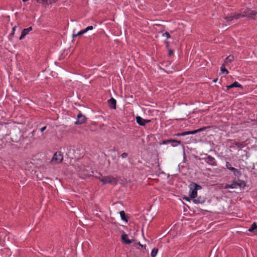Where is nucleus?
Instances as JSON below:
<instances>
[{"instance_id":"nucleus-2","label":"nucleus","mask_w":257,"mask_h":257,"mask_svg":"<svg viewBox=\"0 0 257 257\" xmlns=\"http://www.w3.org/2000/svg\"><path fill=\"white\" fill-rule=\"evenodd\" d=\"M241 18H243L245 17L252 18L253 16L257 15V12L251 10L250 9H246L243 12L239 13Z\"/></svg>"},{"instance_id":"nucleus-6","label":"nucleus","mask_w":257,"mask_h":257,"mask_svg":"<svg viewBox=\"0 0 257 257\" xmlns=\"http://www.w3.org/2000/svg\"><path fill=\"white\" fill-rule=\"evenodd\" d=\"M63 159V156L60 152H56L52 159V162H56L57 163H61Z\"/></svg>"},{"instance_id":"nucleus-37","label":"nucleus","mask_w":257,"mask_h":257,"mask_svg":"<svg viewBox=\"0 0 257 257\" xmlns=\"http://www.w3.org/2000/svg\"><path fill=\"white\" fill-rule=\"evenodd\" d=\"M139 245H140V246H142V245L140 243H139Z\"/></svg>"},{"instance_id":"nucleus-13","label":"nucleus","mask_w":257,"mask_h":257,"mask_svg":"<svg viewBox=\"0 0 257 257\" xmlns=\"http://www.w3.org/2000/svg\"><path fill=\"white\" fill-rule=\"evenodd\" d=\"M121 240L122 242L126 244H129L132 242V240L128 238V236L125 233L121 235Z\"/></svg>"},{"instance_id":"nucleus-7","label":"nucleus","mask_w":257,"mask_h":257,"mask_svg":"<svg viewBox=\"0 0 257 257\" xmlns=\"http://www.w3.org/2000/svg\"><path fill=\"white\" fill-rule=\"evenodd\" d=\"M161 144H164V145L171 144L172 146L176 147L179 145H180L181 142L180 141H177L176 140L170 139V140H164Z\"/></svg>"},{"instance_id":"nucleus-10","label":"nucleus","mask_w":257,"mask_h":257,"mask_svg":"<svg viewBox=\"0 0 257 257\" xmlns=\"http://www.w3.org/2000/svg\"><path fill=\"white\" fill-rule=\"evenodd\" d=\"M86 119V118L84 115H83L81 113H79L77 115V119L76 121H75V124H81L85 122Z\"/></svg>"},{"instance_id":"nucleus-22","label":"nucleus","mask_w":257,"mask_h":257,"mask_svg":"<svg viewBox=\"0 0 257 257\" xmlns=\"http://www.w3.org/2000/svg\"><path fill=\"white\" fill-rule=\"evenodd\" d=\"M225 65H226L224 63L222 64L220 68V70L222 73H225L226 74H227L228 73V71L226 69Z\"/></svg>"},{"instance_id":"nucleus-9","label":"nucleus","mask_w":257,"mask_h":257,"mask_svg":"<svg viewBox=\"0 0 257 257\" xmlns=\"http://www.w3.org/2000/svg\"><path fill=\"white\" fill-rule=\"evenodd\" d=\"M241 183H238L236 181L233 180L230 184H226L224 187V189H227L228 188H236L238 186L241 187Z\"/></svg>"},{"instance_id":"nucleus-25","label":"nucleus","mask_w":257,"mask_h":257,"mask_svg":"<svg viewBox=\"0 0 257 257\" xmlns=\"http://www.w3.org/2000/svg\"><path fill=\"white\" fill-rule=\"evenodd\" d=\"M16 26L13 28L12 31L11 33L10 34L9 38H12L14 36V34H15V30H16Z\"/></svg>"},{"instance_id":"nucleus-3","label":"nucleus","mask_w":257,"mask_h":257,"mask_svg":"<svg viewBox=\"0 0 257 257\" xmlns=\"http://www.w3.org/2000/svg\"><path fill=\"white\" fill-rule=\"evenodd\" d=\"M192 185L194 188L191 187L189 195L190 197L192 199L197 197V190L201 189V187L196 183H193Z\"/></svg>"},{"instance_id":"nucleus-30","label":"nucleus","mask_w":257,"mask_h":257,"mask_svg":"<svg viewBox=\"0 0 257 257\" xmlns=\"http://www.w3.org/2000/svg\"><path fill=\"white\" fill-rule=\"evenodd\" d=\"M190 198H191L190 197V196L189 197H183L184 199H185L186 200L189 201L190 200Z\"/></svg>"},{"instance_id":"nucleus-35","label":"nucleus","mask_w":257,"mask_h":257,"mask_svg":"<svg viewBox=\"0 0 257 257\" xmlns=\"http://www.w3.org/2000/svg\"><path fill=\"white\" fill-rule=\"evenodd\" d=\"M142 247H144V248H146V245H142Z\"/></svg>"},{"instance_id":"nucleus-18","label":"nucleus","mask_w":257,"mask_h":257,"mask_svg":"<svg viewBox=\"0 0 257 257\" xmlns=\"http://www.w3.org/2000/svg\"><path fill=\"white\" fill-rule=\"evenodd\" d=\"M234 60V56L233 55H230L228 56L224 60V64L226 65H228L229 63H230Z\"/></svg>"},{"instance_id":"nucleus-4","label":"nucleus","mask_w":257,"mask_h":257,"mask_svg":"<svg viewBox=\"0 0 257 257\" xmlns=\"http://www.w3.org/2000/svg\"><path fill=\"white\" fill-rule=\"evenodd\" d=\"M206 128V127H203L192 131H187L182 133H178L176 134L175 135L177 136H184L188 135H194L196 134L197 133L201 132L202 131L205 130Z\"/></svg>"},{"instance_id":"nucleus-21","label":"nucleus","mask_w":257,"mask_h":257,"mask_svg":"<svg viewBox=\"0 0 257 257\" xmlns=\"http://www.w3.org/2000/svg\"><path fill=\"white\" fill-rule=\"evenodd\" d=\"M255 230H257V224L256 222H254L249 228L248 231L249 232H254Z\"/></svg>"},{"instance_id":"nucleus-20","label":"nucleus","mask_w":257,"mask_h":257,"mask_svg":"<svg viewBox=\"0 0 257 257\" xmlns=\"http://www.w3.org/2000/svg\"><path fill=\"white\" fill-rule=\"evenodd\" d=\"M119 213H120L121 219L122 220L127 222L128 221L127 217L126 216L124 211H120Z\"/></svg>"},{"instance_id":"nucleus-12","label":"nucleus","mask_w":257,"mask_h":257,"mask_svg":"<svg viewBox=\"0 0 257 257\" xmlns=\"http://www.w3.org/2000/svg\"><path fill=\"white\" fill-rule=\"evenodd\" d=\"M32 30V28L31 27H30L27 29H23L21 33V35L19 38L20 40H22L23 39H24L25 37L29 33V32H30Z\"/></svg>"},{"instance_id":"nucleus-36","label":"nucleus","mask_w":257,"mask_h":257,"mask_svg":"<svg viewBox=\"0 0 257 257\" xmlns=\"http://www.w3.org/2000/svg\"><path fill=\"white\" fill-rule=\"evenodd\" d=\"M24 2H27L28 0H22Z\"/></svg>"},{"instance_id":"nucleus-1","label":"nucleus","mask_w":257,"mask_h":257,"mask_svg":"<svg viewBox=\"0 0 257 257\" xmlns=\"http://www.w3.org/2000/svg\"><path fill=\"white\" fill-rule=\"evenodd\" d=\"M99 181L102 182L103 184H111L112 185H116L117 183V179L112 176H105L103 178L97 177Z\"/></svg>"},{"instance_id":"nucleus-27","label":"nucleus","mask_w":257,"mask_h":257,"mask_svg":"<svg viewBox=\"0 0 257 257\" xmlns=\"http://www.w3.org/2000/svg\"><path fill=\"white\" fill-rule=\"evenodd\" d=\"M226 167L227 169L229 170L232 167L231 164L230 163H229L228 162H226Z\"/></svg>"},{"instance_id":"nucleus-24","label":"nucleus","mask_w":257,"mask_h":257,"mask_svg":"<svg viewBox=\"0 0 257 257\" xmlns=\"http://www.w3.org/2000/svg\"><path fill=\"white\" fill-rule=\"evenodd\" d=\"M84 33H85L84 30H81L79 32H78V33L75 34H73V37L74 38V37H77V36H81V35L84 34Z\"/></svg>"},{"instance_id":"nucleus-11","label":"nucleus","mask_w":257,"mask_h":257,"mask_svg":"<svg viewBox=\"0 0 257 257\" xmlns=\"http://www.w3.org/2000/svg\"><path fill=\"white\" fill-rule=\"evenodd\" d=\"M136 121L139 125L144 126L146 123L150 122L151 120L149 119H145L141 116H138L136 117Z\"/></svg>"},{"instance_id":"nucleus-15","label":"nucleus","mask_w":257,"mask_h":257,"mask_svg":"<svg viewBox=\"0 0 257 257\" xmlns=\"http://www.w3.org/2000/svg\"><path fill=\"white\" fill-rule=\"evenodd\" d=\"M39 3L43 5H51L54 3H56L58 0H36Z\"/></svg>"},{"instance_id":"nucleus-32","label":"nucleus","mask_w":257,"mask_h":257,"mask_svg":"<svg viewBox=\"0 0 257 257\" xmlns=\"http://www.w3.org/2000/svg\"><path fill=\"white\" fill-rule=\"evenodd\" d=\"M235 145L237 147H238V148H239V147H241V145L240 143H235Z\"/></svg>"},{"instance_id":"nucleus-17","label":"nucleus","mask_w":257,"mask_h":257,"mask_svg":"<svg viewBox=\"0 0 257 257\" xmlns=\"http://www.w3.org/2000/svg\"><path fill=\"white\" fill-rule=\"evenodd\" d=\"M192 200L195 203H197V204H198V203L202 204V203H204L205 201L204 199L203 198H201V197H196V198H193Z\"/></svg>"},{"instance_id":"nucleus-29","label":"nucleus","mask_w":257,"mask_h":257,"mask_svg":"<svg viewBox=\"0 0 257 257\" xmlns=\"http://www.w3.org/2000/svg\"><path fill=\"white\" fill-rule=\"evenodd\" d=\"M128 156V154L126 153H123L121 155V157L122 158H125Z\"/></svg>"},{"instance_id":"nucleus-8","label":"nucleus","mask_w":257,"mask_h":257,"mask_svg":"<svg viewBox=\"0 0 257 257\" xmlns=\"http://www.w3.org/2000/svg\"><path fill=\"white\" fill-rule=\"evenodd\" d=\"M205 161L208 164L215 166L217 165V162L215 158L210 155H208L206 157L203 158Z\"/></svg>"},{"instance_id":"nucleus-28","label":"nucleus","mask_w":257,"mask_h":257,"mask_svg":"<svg viewBox=\"0 0 257 257\" xmlns=\"http://www.w3.org/2000/svg\"><path fill=\"white\" fill-rule=\"evenodd\" d=\"M163 36H166L167 39H169L171 37L170 34L168 32H166L165 33H164Z\"/></svg>"},{"instance_id":"nucleus-16","label":"nucleus","mask_w":257,"mask_h":257,"mask_svg":"<svg viewBox=\"0 0 257 257\" xmlns=\"http://www.w3.org/2000/svg\"><path fill=\"white\" fill-rule=\"evenodd\" d=\"M233 87H240V88H242V86L238 82H236V81H235L234 82H233L232 84L229 85H227L226 86V88H227V90H229L232 88H233Z\"/></svg>"},{"instance_id":"nucleus-5","label":"nucleus","mask_w":257,"mask_h":257,"mask_svg":"<svg viewBox=\"0 0 257 257\" xmlns=\"http://www.w3.org/2000/svg\"><path fill=\"white\" fill-rule=\"evenodd\" d=\"M240 15L239 13H232L228 15L225 17L227 22H230L233 20H237L240 18Z\"/></svg>"},{"instance_id":"nucleus-23","label":"nucleus","mask_w":257,"mask_h":257,"mask_svg":"<svg viewBox=\"0 0 257 257\" xmlns=\"http://www.w3.org/2000/svg\"><path fill=\"white\" fill-rule=\"evenodd\" d=\"M158 249L156 248H154L151 251V256L152 257H155L158 252Z\"/></svg>"},{"instance_id":"nucleus-14","label":"nucleus","mask_w":257,"mask_h":257,"mask_svg":"<svg viewBox=\"0 0 257 257\" xmlns=\"http://www.w3.org/2000/svg\"><path fill=\"white\" fill-rule=\"evenodd\" d=\"M108 103L110 108L115 109L116 101L115 99L111 97L108 100Z\"/></svg>"},{"instance_id":"nucleus-33","label":"nucleus","mask_w":257,"mask_h":257,"mask_svg":"<svg viewBox=\"0 0 257 257\" xmlns=\"http://www.w3.org/2000/svg\"><path fill=\"white\" fill-rule=\"evenodd\" d=\"M172 53H173V51L171 50H169V55H171Z\"/></svg>"},{"instance_id":"nucleus-26","label":"nucleus","mask_w":257,"mask_h":257,"mask_svg":"<svg viewBox=\"0 0 257 257\" xmlns=\"http://www.w3.org/2000/svg\"><path fill=\"white\" fill-rule=\"evenodd\" d=\"M93 26H88L86 28H85L84 31L85 32V33H86L87 31H88L89 30H91L93 29Z\"/></svg>"},{"instance_id":"nucleus-31","label":"nucleus","mask_w":257,"mask_h":257,"mask_svg":"<svg viewBox=\"0 0 257 257\" xmlns=\"http://www.w3.org/2000/svg\"><path fill=\"white\" fill-rule=\"evenodd\" d=\"M46 129V126H45L44 127H42L40 130L41 132H43Z\"/></svg>"},{"instance_id":"nucleus-34","label":"nucleus","mask_w":257,"mask_h":257,"mask_svg":"<svg viewBox=\"0 0 257 257\" xmlns=\"http://www.w3.org/2000/svg\"><path fill=\"white\" fill-rule=\"evenodd\" d=\"M217 81V79H215L213 80L214 82H216Z\"/></svg>"},{"instance_id":"nucleus-19","label":"nucleus","mask_w":257,"mask_h":257,"mask_svg":"<svg viewBox=\"0 0 257 257\" xmlns=\"http://www.w3.org/2000/svg\"><path fill=\"white\" fill-rule=\"evenodd\" d=\"M229 170H230L231 171H232L233 173V174L235 175V176H240L241 175V172L240 171L238 170L237 169L234 168V167H231Z\"/></svg>"}]
</instances>
